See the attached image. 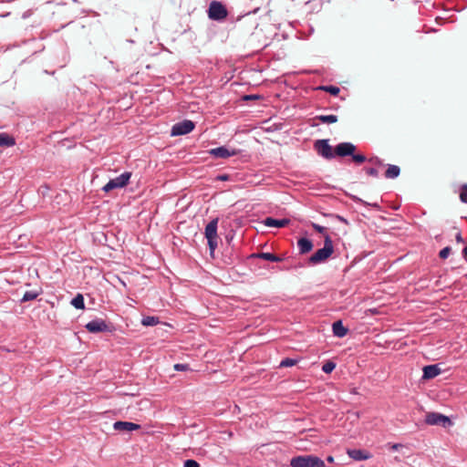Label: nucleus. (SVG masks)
Listing matches in <instances>:
<instances>
[{
	"mask_svg": "<svg viewBox=\"0 0 467 467\" xmlns=\"http://www.w3.org/2000/svg\"><path fill=\"white\" fill-rule=\"evenodd\" d=\"M175 371H188L191 370L189 364L177 363L173 366Z\"/></svg>",
	"mask_w": 467,
	"mask_h": 467,
	"instance_id": "obj_30",
	"label": "nucleus"
},
{
	"mask_svg": "<svg viewBox=\"0 0 467 467\" xmlns=\"http://www.w3.org/2000/svg\"><path fill=\"white\" fill-rule=\"evenodd\" d=\"M131 177V172L125 171L121 173L119 176L111 179L102 187V191L105 192H109L114 189H120L129 184L130 179Z\"/></svg>",
	"mask_w": 467,
	"mask_h": 467,
	"instance_id": "obj_6",
	"label": "nucleus"
},
{
	"mask_svg": "<svg viewBox=\"0 0 467 467\" xmlns=\"http://www.w3.org/2000/svg\"><path fill=\"white\" fill-rule=\"evenodd\" d=\"M291 467H327L325 461L314 454L295 456L290 461Z\"/></svg>",
	"mask_w": 467,
	"mask_h": 467,
	"instance_id": "obj_3",
	"label": "nucleus"
},
{
	"mask_svg": "<svg viewBox=\"0 0 467 467\" xmlns=\"http://www.w3.org/2000/svg\"><path fill=\"white\" fill-rule=\"evenodd\" d=\"M290 223V220L287 218L275 219L273 217H266L264 220V224L267 227L284 228Z\"/></svg>",
	"mask_w": 467,
	"mask_h": 467,
	"instance_id": "obj_13",
	"label": "nucleus"
},
{
	"mask_svg": "<svg viewBox=\"0 0 467 467\" xmlns=\"http://www.w3.org/2000/svg\"><path fill=\"white\" fill-rule=\"evenodd\" d=\"M400 447H403V445H402V444H400V443H394V444H392V445L390 446V449H391L392 451H398V449H399V448H400Z\"/></svg>",
	"mask_w": 467,
	"mask_h": 467,
	"instance_id": "obj_38",
	"label": "nucleus"
},
{
	"mask_svg": "<svg viewBox=\"0 0 467 467\" xmlns=\"http://www.w3.org/2000/svg\"><path fill=\"white\" fill-rule=\"evenodd\" d=\"M451 252V248L450 246H446L440 251L439 256L441 259H446L450 255Z\"/></svg>",
	"mask_w": 467,
	"mask_h": 467,
	"instance_id": "obj_32",
	"label": "nucleus"
},
{
	"mask_svg": "<svg viewBox=\"0 0 467 467\" xmlns=\"http://www.w3.org/2000/svg\"><path fill=\"white\" fill-rule=\"evenodd\" d=\"M317 89L324 90L332 96H337L340 92V88L337 86L329 85V86H319Z\"/></svg>",
	"mask_w": 467,
	"mask_h": 467,
	"instance_id": "obj_23",
	"label": "nucleus"
},
{
	"mask_svg": "<svg viewBox=\"0 0 467 467\" xmlns=\"http://www.w3.org/2000/svg\"><path fill=\"white\" fill-rule=\"evenodd\" d=\"M250 258H260V259H264V260L270 261V262H282L283 261L282 257H280L275 254H272V253H265V252L252 254L250 255Z\"/></svg>",
	"mask_w": 467,
	"mask_h": 467,
	"instance_id": "obj_17",
	"label": "nucleus"
},
{
	"mask_svg": "<svg viewBox=\"0 0 467 467\" xmlns=\"http://www.w3.org/2000/svg\"><path fill=\"white\" fill-rule=\"evenodd\" d=\"M208 17L213 21H222L228 16V11L225 5L219 1H212L208 10Z\"/></svg>",
	"mask_w": 467,
	"mask_h": 467,
	"instance_id": "obj_5",
	"label": "nucleus"
},
{
	"mask_svg": "<svg viewBox=\"0 0 467 467\" xmlns=\"http://www.w3.org/2000/svg\"><path fill=\"white\" fill-rule=\"evenodd\" d=\"M425 423L428 425H441L445 427L446 424H451L449 417L438 413V412H428L425 416Z\"/></svg>",
	"mask_w": 467,
	"mask_h": 467,
	"instance_id": "obj_9",
	"label": "nucleus"
},
{
	"mask_svg": "<svg viewBox=\"0 0 467 467\" xmlns=\"http://www.w3.org/2000/svg\"><path fill=\"white\" fill-rule=\"evenodd\" d=\"M335 368H336V363L331 360H328L323 364L322 371L326 374H329L335 369Z\"/></svg>",
	"mask_w": 467,
	"mask_h": 467,
	"instance_id": "obj_27",
	"label": "nucleus"
},
{
	"mask_svg": "<svg viewBox=\"0 0 467 467\" xmlns=\"http://www.w3.org/2000/svg\"><path fill=\"white\" fill-rule=\"evenodd\" d=\"M332 332L335 337L341 338L348 334V328L343 325L342 320H337L332 324Z\"/></svg>",
	"mask_w": 467,
	"mask_h": 467,
	"instance_id": "obj_16",
	"label": "nucleus"
},
{
	"mask_svg": "<svg viewBox=\"0 0 467 467\" xmlns=\"http://www.w3.org/2000/svg\"><path fill=\"white\" fill-rule=\"evenodd\" d=\"M368 161L373 163V164H375V165H379V166H382L383 165L382 161L379 158H378V157L370 158L368 160Z\"/></svg>",
	"mask_w": 467,
	"mask_h": 467,
	"instance_id": "obj_36",
	"label": "nucleus"
},
{
	"mask_svg": "<svg viewBox=\"0 0 467 467\" xmlns=\"http://www.w3.org/2000/svg\"><path fill=\"white\" fill-rule=\"evenodd\" d=\"M160 323V318L154 316H147L141 319V325L144 327H153Z\"/></svg>",
	"mask_w": 467,
	"mask_h": 467,
	"instance_id": "obj_20",
	"label": "nucleus"
},
{
	"mask_svg": "<svg viewBox=\"0 0 467 467\" xmlns=\"http://www.w3.org/2000/svg\"><path fill=\"white\" fill-rule=\"evenodd\" d=\"M16 144L15 139L5 132L0 133V146L1 147H11Z\"/></svg>",
	"mask_w": 467,
	"mask_h": 467,
	"instance_id": "obj_19",
	"label": "nucleus"
},
{
	"mask_svg": "<svg viewBox=\"0 0 467 467\" xmlns=\"http://www.w3.org/2000/svg\"><path fill=\"white\" fill-rule=\"evenodd\" d=\"M183 467H200V464L192 459H188L184 462Z\"/></svg>",
	"mask_w": 467,
	"mask_h": 467,
	"instance_id": "obj_34",
	"label": "nucleus"
},
{
	"mask_svg": "<svg viewBox=\"0 0 467 467\" xmlns=\"http://www.w3.org/2000/svg\"><path fill=\"white\" fill-rule=\"evenodd\" d=\"M195 128V123L190 119H184L182 121L175 123L171 130L172 137L186 135L192 132Z\"/></svg>",
	"mask_w": 467,
	"mask_h": 467,
	"instance_id": "obj_8",
	"label": "nucleus"
},
{
	"mask_svg": "<svg viewBox=\"0 0 467 467\" xmlns=\"http://www.w3.org/2000/svg\"><path fill=\"white\" fill-rule=\"evenodd\" d=\"M310 225L316 232L323 234L324 237L326 236V234H328L326 227L319 225L318 223H311Z\"/></svg>",
	"mask_w": 467,
	"mask_h": 467,
	"instance_id": "obj_28",
	"label": "nucleus"
},
{
	"mask_svg": "<svg viewBox=\"0 0 467 467\" xmlns=\"http://www.w3.org/2000/svg\"><path fill=\"white\" fill-rule=\"evenodd\" d=\"M39 293L36 291H26L22 299L21 302H28L36 299L38 296Z\"/></svg>",
	"mask_w": 467,
	"mask_h": 467,
	"instance_id": "obj_25",
	"label": "nucleus"
},
{
	"mask_svg": "<svg viewBox=\"0 0 467 467\" xmlns=\"http://www.w3.org/2000/svg\"><path fill=\"white\" fill-rule=\"evenodd\" d=\"M218 222H219V218H217V217L213 218L205 226V230H204V236L207 239L210 254L213 257L214 251L218 246V239H219V236L217 234Z\"/></svg>",
	"mask_w": 467,
	"mask_h": 467,
	"instance_id": "obj_4",
	"label": "nucleus"
},
{
	"mask_svg": "<svg viewBox=\"0 0 467 467\" xmlns=\"http://www.w3.org/2000/svg\"><path fill=\"white\" fill-rule=\"evenodd\" d=\"M462 257L467 262V245L462 249Z\"/></svg>",
	"mask_w": 467,
	"mask_h": 467,
	"instance_id": "obj_40",
	"label": "nucleus"
},
{
	"mask_svg": "<svg viewBox=\"0 0 467 467\" xmlns=\"http://www.w3.org/2000/svg\"><path fill=\"white\" fill-rule=\"evenodd\" d=\"M298 362V359H295V358H284L280 364H279V368H288V367H293L295 365H296Z\"/></svg>",
	"mask_w": 467,
	"mask_h": 467,
	"instance_id": "obj_26",
	"label": "nucleus"
},
{
	"mask_svg": "<svg viewBox=\"0 0 467 467\" xmlns=\"http://www.w3.org/2000/svg\"><path fill=\"white\" fill-rule=\"evenodd\" d=\"M422 379H431L441 373V369L438 364L427 365L422 368Z\"/></svg>",
	"mask_w": 467,
	"mask_h": 467,
	"instance_id": "obj_11",
	"label": "nucleus"
},
{
	"mask_svg": "<svg viewBox=\"0 0 467 467\" xmlns=\"http://www.w3.org/2000/svg\"><path fill=\"white\" fill-rule=\"evenodd\" d=\"M229 177L230 176L228 174H225V173L224 174H219V175H217L216 180L217 181L225 182V181L229 180Z\"/></svg>",
	"mask_w": 467,
	"mask_h": 467,
	"instance_id": "obj_37",
	"label": "nucleus"
},
{
	"mask_svg": "<svg viewBox=\"0 0 467 467\" xmlns=\"http://www.w3.org/2000/svg\"><path fill=\"white\" fill-rule=\"evenodd\" d=\"M313 242L306 238L301 237L297 240V247L300 254H306L313 249Z\"/></svg>",
	"mask_w": 467,
	"mask_h": 467,
	"instance_id": "obj_15",
	"label": "nucleus"
},
{
	"mask_svg": "<svg viewBox=\"0 0 467 467\" xmlns=\"http://www.w3.org/2000/svg\"><path fill=\"white\" fill-rule=\"evenodd\" d=\"M208 152L211 156L214 157L215 159H228L232 156L237 155L240 152V150L235 149L229 150L225 146H220L218 148L209 150Z\"/></svg>",
	"mask_w": 467,
	"mask_h": 467,
	"instance_id": "obj_10",
	"label": "nucleus"
},
{
	"mask_svg": "<svg viewBox=\"0 0 467 467\" xmlns=\"http://www.w3.org/2000/svg\"><path fill=\"white\" fill-rule=\"evenodd\" d=\"M315 119L319 120L322 123H335L337 121V115H317L315 117Z\"/></svg>",
	"mask_w": 467,
	"mask_h": 467,
	"instance_id": "obj_22",
	"label": "nucleus"
},
{
	"mask_svg": "<svg viewBox=\"0 0 467 467\" xmlns=\"http://www.w3.org/2000/svg\"><path fill=\"white\" fill-rule=\"evenodd\" d=\"M326 461L329 463H333L334 462V457L329 455L326 458Z\"/></svg>",
	"mask_w": 467,
	"mask_h": 467,
	"instance_id": "obj_41",
	"label": "nucleus"
},
{
	"mask_svg": "<svg viewBox=\"0 0 467 467\" xmlns=\"http://www.w3.org/2000/svg\"><path fill=\"white\" fill-rule=\"evenodd\" d=\"M71 305L77 308V309H84L85 308V303H84V296L82 294H78L72 300Z\"/></svg>",
	"mask_w": 467,
	"mask_h": 467,
	"instance_id": "obj_21",
	"label": "nucleus"
},
{
	"mask_svg": "<svg viewBox=\"0 0 467 467\" xmlns=\"http://www.w3.org/2000/svg\"><path fill=\"white\" fill-rule=\"evenodd\" d=\"M349 197H350V199L353 202H355L357 203H360V204H362L364 206H372V207L377 208V209L379 208V205L378 203H376V202L375 203L368 202L362 200L361 198L358 197L357 195H349Z\"/></svg>",
	"mask_w": 467,
	"mask_h": 467,
	"instance_id": "obj_24",
	"label": "nucleus"
},
{
	"mask_svg": "<svg viewBox=\"0 0 467 467\" xmlns=\"http://www.w3.org/2000/svg\"><path fill=\"white\" fill-rule=\"evenodd\" d=\"M455 239L458 243H464V240L462 236V234L461 233H458L455 236Z\"/></svg>",
	"mask_w": 467,
	"mask_h": 467,
	"instance_id": "obj_39",
	"label": "nucleus"
},
{
	"mask_svg": "<svg viewBox=\"0 0 467 467\" xmlns=\"http://www.w3.org/2000/svg\"><path fill=\"white\" fill-rule=\"evenodd\" d=\"M333 241L329 234H326L324 240V246L317 250L311 256L308 257L307 265H316L325 263L333 254Z\"/></svg>",
	"mask_w": 467,
	"mask_h": 467,
	"instance_id": "obj_2",
	"label": "nucleus"
},
{
	"mask_svg": "<svg viewBox=\"0 0 467 467\" xmlns=\"http://www.w3.org/2000/svg\"><path fill=\"white\" fill-rule=\"evenodd\" d=\"M326 216H329V217H333V218H336L337 220H338L339 222H342L346 224L348 223V220L345 219L343 216L341 215H338V214H333V213H329V214H325Z\"/></svg>",
	"mask_w": 467,
	"mask_h": 467,
	"instance_id": "obj_35",
	"label": "nucleus"
},
{
	"mask_svg": "<svg viewBox=\"0 0 467 467\" xmlns=\"http://www.w3.org/2000/svg\"><path fill=\"white\" fill-rule=\"evenodd\" d=\"M263 97L258 94H249V95H244L242 97L243 101H249V100H258L261 99Z\"/></svg>",
	"mask_w": 467,
	"mask_h": 467,
	"instance_id": "obj_31",
	"label": "nucleus"
},
{
	"mask_svg": "<svg viewBox=\"0 0 467 467\" xmlns=\"http://www.w3.org/2000/svg\"><path fill=\"white\" fill-rule=\"evenodd\" d=\"M347 453L354 461H365L371 457L368 451L360 449H348Z\"/></svg>",
	"mask_w": 467,
	"mask_h": 467,
	"instance_id": "obj_14",
	"label": "nucleus"
},
{
	"mask_svg": "<svg viewBox=\"0 0 467 467\" xmlns=\"http://www.w3.org/2000/svg\"><path fill=\"white\" fill-rule=\"evenodd\" d=\"M460 200L463 203H467V183L462 184L460 189Z\"/></svg>",
	"mask_w": 467,
	"mask_h": 467,
	"instance_id": "obj_29",
	"label": "nucleus"
},
{
	"mask_svg": "<svg viewBox=\"0 0 467 467\" xmlns=\"http://www.w3.org/2000/svg\"><path fill=\"white\" fill-rule=\"evenodd\" d=\"M400 174V168L398 165L388 164L384 176L386 179H396Z\"/></svg>",
	"mask_w": 467,
	"mask_h": 467,
	"instance_id": "obj_18",
	"label": "nucleus"
},
{
	"mask_svg": "<svg viewBox=\"0 0 467 467\" xmlns=\"http://www.w3.org/2000/svg\"><path fill=\"white\" fill-rule=\"evenodd\" d=\"M113 429L119 431H132L140 429V425L130 421H116L113 424Z\"/></svg>",
	"mask_w": 467,
	"mask_h": 467,
	"instance_id": "obj_12",
	"label": "nucleus"
},
{
	"mask_svg": "<svg viewBox=\"0 0 467 467\" xmlns=\"http://www.w3.org/2000/svg\"><path fill=\"white\" fill-rule=\"evenodd\" d=\"M314 150L320 157L327 161L335 159L336 157H349V161L358 165L367 161V157L361 152H357V146L352 142H340L333 148L329 144V140H317L314 142Z\"/></svg>",
	"mask_w": 467,
	"mask_h": 467,
	"instance_id": "obj_1",
	"label": "nucleus"
},
{
	"mask_svg": "<svg viewBox=\"0 0 467 467\" xmlns=\"http://www.w3.org/2000/svg\"><path fill=\"white\" fill-rule=\"evenodd\" d=\"M363 170L369 176H372V177H378L379 176V171L374 167H365Z\"/></svg>",
	"mask_w": 467,
	"mask_h": 467,
	"instance_id": "obj_33",
	"label": "nucleus"
},
{
	"mask_svg": "<svg viewBox=\"0 0 467 467\" xmlns=\"http://www.w3.org/2000/svg\"><path fill=\"white\" fill-rule=\"evenodd\" d=\"M86 329L89 333H100V332H113L115 330L114 326L111 323H107L101 318H95L89 321L85 326Z\"/></svg>",
	"mask_w": 467,
	"mask_h": 467,
	"instance_id": "obj_7",
	"label": "nucleus"
}]
</instances>
